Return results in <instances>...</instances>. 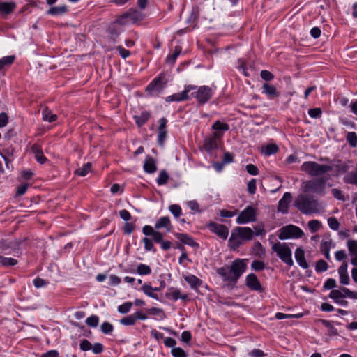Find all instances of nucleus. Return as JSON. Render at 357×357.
I'll use <instances>...</instances> for the list:
<instances>
[{
    "label": "nucleus",
    "mask_w": 357,
    "mask_h": 357,
    "mask_svg": "<svg viewBox=\"0 0 357 357\" xmlns=\"http://www.w3.org/2000/svg\"><path fill=\"white\" fill-rule=\"evenodd\" d=\"M247 265L245 259H235L230 266H223L217 269V273L221 275L225 281L236 282L241 275L245 271Z\"/></svg>",
    "instance_id": "f257e3e1"
},
{
    "label": "nucleus",
    "mask_w": 357,
    "mask_h": 357,
    "mask_svg": "<svg viewBox=\"0 0 357 357\" xmlns=\"http://www.w3.org/2000/svg\"><path fill=\"white\" fill-rule=\"evenodd\" d=\"M295 206L303 214L319 213L321 206L317 200L309 195H301L295 200Z\"/></svg>",
    "instance_id": "f03ea898"
},
{
    "label": "nucleus",
    "mask_w": 357,
    "mask_h": 357,
    "mask_svg": "<svg viewBox=\"0 0 357 357\" xmlns=\"http://www.w3.org/2000/svg\"><path fill=\"white\" fill-rule=\"evenodd\" d=\"M301 169L312 177L322 176L331 171V168L328 167L327 165H321L314 161L303 162Z\"/></svg>",
    "instance_id": "7ed1b4c3"
},
{
    "label": "nucleus",
    "mask_w": 357,
    "mask_h": 357,
    "mask_svg": "<svg viewBox=\"0 0 357 357\" xmlns=\"http://www.w3.org/2000/svg\"><path fill=\"white\" fill-rule=\"evenodd\" d=\"M272 250L287 266H292L294 261L291 257V250L286 243L277 242L272 245Z\"/></svg>",
    "instance_id": "20e7f679"
},
{
    "label": "nucleus",
    "mask_w": 357,
    "mask_h": 357,
    "mask_svg": "<svg viewBox=\"0 0 357 357\" xmlns=\"http://www.w3.org/2000/svg\"><path fill=\"white\" fill-rule=\"evenodd\" d=\"M144 17V15L142 12L136 9H130L123 15H120L116 20V23H118L121 26L135 24L142 21Z\"/></svg>",
    "instance_id": "39448f33"
},
{
    "label": "nucleus",
    "mask_w": 357,
    "mask_h": 357,
    "mask_svg": "<svg viewBox=\"0 0 357 357\" xmlns=\"http://www.w3.org/2000/svg\"><path fill=\"white\" fill-rule=\"evenodd\" d=\"M326 181L324 178L309 180L303 183V189L305 192H313L319 195H324Z\"/></svg>",
    "instance_id": "423d86ee"
},
{
    "label": "nucleus",
    "mask_w": 357,
    "mask_h": 357,
    "mask_svg": "<svg viewBox=\"0 0 357 357\" xmlns=\"http://www.w3.org/2000/svg\"><path fill=\"white\" fill-rule=\"evenodd\" d=\"M303 231L297 226L289 225L279 230L278 238L281 240L302 237Z\"/></svg>",
    "instance_id": "0eeeda50"
},
{
    "label": "nucleus",
    "mask_w": 357,
    "mask_h": 357,
    "mask_svg": "<svg viewBox=\"0 0 357 357\" xmlns=\"http://www.w3.org/2000/svg\"><path fill=\"white\" fill-rule=\"evenodd\" d=\"M256 220V209L252 206H247L241 212L236 218L238 224H245L249 222H255Z\"/></svg>",
    "instance_id": "6e6552de"
},
{
    "label": "nucleus",
    "mask_w": 357,
    "mask_h": 357,
    "mask_svg": "<svg viewBox=\"0 0 357 357\" xmlns=\"http://www.w3.org/2000/svg\"><path fill=\"white\" fill-rule=\"evenodd\" d=\"M212 94V89L207 86H202L198 88L196 92L192 93L200 104L208 102L211 98Z\"/></svg>",
    "instance_id": "1a4fd4ad"
},
{
    "label": "nucleus",
    "mask_w": 357,
    "mask_h": 357,
    "mask_svg": "<svg viewBox=\"0 0 357 357\" xmlns=\"http://www.w3.org/2000/svg\"><path fill=\"white\" fill-rule=\"evenodd\" d=\"M196 89L195 86L192 85H187L185 86L184 91L181 93H174L172 96H169L166 98L167 102H181L186 100L189 98L188 93L192 90H195Z\"/></svg>",
    "instance_id": "9d476101"
},
{
    "label": "nucleus",
    "mask_w": 357,
    "mask_h": 357,
    "mask_svg": "<svg viewBox=\"0 0 357 357\" xmlns=\"http://www.w3.org/2000/svg\"><path fill=\"white\" fill-rule=\"evenodd\" d=\"M208 228L210 230L217 234L220 238L225 240L228 237L229 229L228 228L221 224H218L213 222H211L208 225Z\"/></svg>",
    "instance_id": "9b49d317"
},
{
    "label": "nucleus",
    "mask_w": 357,
    "mask_h": 357,
    "mask_svg": "<svg viewBox=\"0 0 357 357\" xmlns=\"http://www.w3.org/2000/svg\"><path fill=\"white\" fill-rule=\"evenodd\" d=\"M331 168V171L335 172V176H339L340 175L346 173L349 170V165L343 161L337 160L331 162V165H328Z\"/></svg>",
    "instance_id": "f8f14e48"
},
{
    "label": "nucleus",
    "mask_w": 357,
    "mask_h": 357,
    "mask_svg": "<svg viewBox=\"0 0 357 357\" xmlns=\"http://www.w3.org/2000/svg\"><path fill=\"white\" fill-rule=\"evenodd\" d=\"M291 194L290 192H285L282 198L279 201L278 211L283 214L288 213L289 205L291 202Z\"/></svg>",
    "instance_id": "ddd939ff"
},
{
    "label": "nucleus",
    "mask_w": 357,
    "mask_h": 357,
    "mask_svg": "<svg viewBox=\"0 0 357 357\" xmlns=\"http://www.w3.org/2000/svg\"><path fill=\"white\" fill-rule=\"evenodd\" d=\"M167 120L165 118H162L160 119V124L159 127L158 128V130H159V133L158 135V142L161 146H163L164 142L167 138Z\"/></svg>",
    "instance_id": "4468645a"
},
{
    "label": "nucleus",
    "mask_w": 357,
    "mask_h": 357,
    "mask_svg": "<svg viewBox=\"0 0 357 357\" xmlns=\"http://www.w3.org/2000/svg\"><path fill=\"white\" fill-rule=\"evenodd\" d=\"M234 231L241 241H250L253 237V231L250 227H237Z\"/></svg>",
    "instance_id": "2eb2a0df"
},
{
    "label": "nucleus",
    "mask_w": 357,
    "mask_h": 357,
    "mask_svg": "<svg viewBox=\"0 0 357 357\" xmlns=\"http://www.w3.org/2000/svg\"><path fill=\"white\" fill-rule=\"evenodd\" d=\"M246 285L252 290H261V286L259 283V281L257 277L253 273H250L246 277Z\"/></svg>",
    "instance_id": "dca6fc26"
},
{
    "label": "nucleus",
    "mask_w": 357,
    "mask_h": 357,
    "mask_svg": "<svg viewBox=\"0 0 357 357\" xmlns=\"http://www.w3.org/2000/svg\"><path fill=\"white\" fill-rule=\"evenodd\" d=\"M295 259L298 265L304 268L307 269L309 268V264L305 260V251L301 248H298L295 251Z\"/></svg>",
    "instance_id": "f3484780"
},
{
    "label": "nucleus",
    "mask_w": 357,
    "mask_h": 357,
    "mask_svg": "<svg viewBox=\"0 0 357 357\" xmlns=\"http://www.w3.org/2000/svg\"><path fill=\"white\" fill-rule=\"evenodd\" d=\"M16 8L14 2H2L0 1V15L6 16L10 14Z\"/></svg>",
    "instance_id": "a211bd4d"
},
{
    "label": "nucleus",
    "mask_w": 357,
    "mask_h": 357,
    "mask_svg": "<svg viewBox=\"0 0 357 357\" xmlns=\"http://www.w3.org/2000/svg\"><path fill=\"white\" fill-rule=\"evenodd\" d=\"M263 93L269 98H275L280 96V93L277 91L275 86L268 83H264L262 86Z\"/></svg>",
    "instance_id": "6ab92c4d"
},
{
    "label": "nucleus",
    "mask_w": 357,
    "mask_h": 357,
    "mask_svg": "<svg viewBox=\"0 0 357 357\" xmlns=\"http://www.w3.org/2000/svg\"><path fill=\"white\" fill-rule=\"evenodd\" d=\"M329 297L339 305L346 306L348 304L347 301L342 300L344 297V294L340 290H332L329 294Z\"/></svg>",
    "instance_id": "aec40b11"
},
{
    "label": "nucleus",
    "mask_w": 357,
    "mask_h": 357,
    "mask_svg": "<svg viewBox=\"0 0 357 357\" xmlns=\"http://www.w3.org/2000/svg\"><path fill=\"white\" fill-rule=\"evenodd\" d=\"M144 170L149 174H153L156 170L155 160L151 156H147L143 165Z\"/></svg>",
    "instance_id": "412c9836"
},
{
    "label": "nucleus",
    "mask_w": 357,
    "mask_h": 357,
    "mask_svg": "<svg viewBox=\"0 0 357 357\" xmlns=\"http://www.w3.org/2000/svg\"><path fill=\"white\" fill-rule=\"evenodd\" d=\"M31 151L34 154L36 160L40 164H43L46 161V158L44 156L42 149L40 146L34 144L31 147Z\"/></svg>",
    "instance_id": "4be33fe9"
},
{
    "label": "nucleus",
    "mask_w": 357,
    "mask_h": 357,
    "mask_svg": "<svg viewBox=\"0 0 357 357\" xmlns=\"http://www.w3.org/2000/svg\"><path fill=\"white\" fill-rule=\"evenodd\" d=\"M242 244V241L239 236L236 234L235 231L231 233V235L229 239V246L231 249L235 250Z\"/></svg>",
    "instance_id": "5701e85b"
},
{
    "label": "nucleus",
    "mask_w": 357,
    "mask_h": 357,
    "mask_svg": "<svg viewBox=\"0 0 357 357\" xmlns=\"http://www.w3.org/2000/svg\"><path fill=\"white\" fill-rule=\"evenodd\" d=\"M185 280L189 284L191 288L197 289L202 283V280L194 275H185Z\"/></svg>",
    "instance_id": "b1692460"
},
{
    "label": "nucleus",
    "mask_w": 357,
    "mask_h": 357,
    "mask_svg": "<svg viewBox=\"0 0 357 357\" xmlns=\"http://www.w3.org/2000/svg\"><path fill=\"white\" fill-rule=\"evenodd\" d=\"M176 237L183 243L189 245L192 247H197L198 244L195 243L192 238L185 234H176Z\"/></svg>",
    "instance_id": "393cba45"
},
{
    "label": "nucleus",
    "mask_w": 357,
    "mask_h": 357,
    "mask_svg": "<svg viewBox=\"0 0 357 357\" xmlns=\"http://www.w3.org/2000/svg\"><path fill=\"white\" fill-rule=\"evenodd\" d=\"M68 11V8L66 6H59L52 7L47 11V14L53 16L61 15Z\"/></svg>",
    "instance_id": "a878e982"
},
{
    "label": "nucleus",
    "mask_w": 357,
    "mask_h": 357,
    "mask_svg": "<svg viewBox=\"0 0 357 357\" xmlns=\"http://www.w3.org/2000/svg\"><path fill=\"white\" fill-rule=\"evenodd\" d=\"M346 183L354 185L357 186V169L349 172L343 178Z\"/></svg>",
    "instance_id": "bb28decb"
},
{
    "label": "nucleus",
    "mask_w": 357,
    "mask_h": 357,
    "mask_svg": "<svg viewBox=\"0 0 357 357\" xmlns=\"http://www.w3.org/2000/svg\"><path fill=\"white\" fill-rule=\"evenodd\" d=\"M42 118L45 121L54 122L56 120L57 116L53 114L51 110L46 108L42 112Z\"/></svg>",
    "instance_id": "cd10ccee"
},
{
    "label": "nucleus",
    "mask_w": 357,
    "mask_h": 357,
    "mask_svg": "<svg viewBox=\"0 0 357 357\" xmlns=\"http://www.w3.org/2000/svg\"><path fill=\"white\" fill-rule=\"evenodd\" d=\"M218 143L214 137H208L205 139L204 144V148L206 151H211V150L217 148Z\"/></svg>",
    "instance_id": "c85d7f7f"
},
{
    "label": "nucleus",
    "mask_w": 357,
    "mask_h": 357,
    "mask_svg": "<svg viewBox=\"0 0 357 357\" xmlns=\"http://www.w3.org/2000/svg\"><path fill=\"white\" fill-rule=\"evenodd\" d=\"M278 151V147L276 144H270L261 149V153L265 155H271Z\"/></svg>",
    "instance_id": "c756f323"
},
{
    "label": "nucleus",
    "mask_w": 357,
    "mask_h": 357,
    "mask_svg": "<svg viewBox=\"0 0 357 357\" xmlns=\"http://www.w3.org/2000/svg\"><path fill=\"white\" fill-rule=\"evenodd\" d=\"M331 246V241H324L321 243L320 250L324 254V257L328 259H331L330 249Z\"/></svg>",
    "instance_id": "7c9ffc66"
},
{
    "label": "nucleus",
    "mask_w": 357,
    "mask_h": 357,
    "mask_svg": "<svg viewBox=\"0 0 357 357\" xmlns=\"http://www.w3.org/2000/svg\"><path fill=\"white\" fill-rule=\"evenodd\" d=\"M142 290L143 292L151 298H156V289L153 288L151 285L144 284L142 287Z\"/></svg>",
    "instance_id": "2f4dec72"
},
{
    "label": "nucleus",
    "mask_w": 357,
    "mask_h": 357,
    "mask_svg": "<svg viewBox=\"0 0 357 357\" xmlns=\"http://www.w3.org/2000/svg\"><path fill=\"white\" fill-rule=\"evenodd\" d=\"M319 321L328 328V333L329 335H337V329L332 325V324L329 321L325 319H320Z\"/></svg>",
    "instance_id": "473e14b6"
},
{
    "label": "nucleus",
    "mask_w": 357,
    "mask_h": 357,
    "mask_svg": "<svg viewBox=\"0 0 357 357\" xmlns=\"http://www.w3.org/2000/svg\"><path fill=\"white\" fill-rule=\"evenodd\" d=\"M117 24H119L116 23L115 21L108 28V32L113 38H116L121 33V30L117 27Z\"/></svg>",
    "instance_id": "72a5a7b5"
},
{
    "label": "nucleus",
    "mask_w": 357,
    "mask_h": 357,
    "mask_svg": "<svg viewBox=\"0 0 357 357\" xmlns=\"http://www.w3.org/2000/svg\"><path fill=\"white\" fill-rule=\"evenodd\" d=\"M17 259L11 257L0 256V264L4 266H11L17 264Z\"/></svg>",
    "instance_id": "f704fd0d"
},
{
    "label": "nucleus",
    "mask_w": 357,
    "mask_h": 357,
    "mask_svg": "<svg viewBox=\"0 0 357 357\" xmlns=\"http://www.w3.org/2000/svg\"><path fill=\"white\" fill-rule=\"evenodd\" d=\"M15 60V56L13 55L3 56L0 59V70L3 69L4 67L7 66L11 65Z\"/></svg>",
    "instance_id": "c9c22d12"
},
{
    "label": "nucleus",
    "mask_w": 357,
    "mask_h": 357,
    "mask_svg": "<svg viewBox=\"0 0 357 357\" xmlns=\"http://www.w3.org/2000/svg\"><path fill=\"white\" fill-rule=\"evenodd\" d=\"M91 169V163L87 162L84 164L82 167L77 169L75 173L80 176H86Z\"/></svg>",
    "instance_id": "e433bc0d"
},
{
    "label": "nucleus",
    "mask_w": 357,
    "mask_h": 357,
    "mask_svg": "<svg viewBox=\"0 0 357 357\" xmlns=\"http://www.w3.org/2000/svg\"><path fill=\"white\" fill-rule=\"evenodd\" d=\"M181 52V47L180 46L175 47L174 51L172 55H169L166 58V62L169 63H174L176 58L179 56Z\"/></svg>",
    "instance_id": "4c0bfd02"
},
{
    "label": "nucleus",
    "mask_w": 357,
    "mask_h": 357,
    "mask_svg": "<svg viewBox=\"0 0 357 357\" xmlns=\"http://www.w3.org/2000/svg\"><path fill=\"white\" fill-rule=\"evenodd\" d=\"M347 247L351 256H357V241L349 240Z\"/></svg>",
    "instance_id": "58836bf2"
},
{
    "label": "nucleus",
    "mask_w": 357,
    "mask_h": 357,
    "mask_svg": "<svg viewBox=\"0 0 357 357\" xmlns=\"http://www.w3.org/2000/svg\"><path fill=\"white\" fill-rule=\"evenodd\" d=\"M169 75L167 72L161 73L158 77V87L161 89L167 83Z\"/></svg>",
    "instance_id": "ea45409f"
},
{
    "label": "nucleus",
    "mask_w": 357,
    "mask_h": 357,
    "mask_svg": "<svg viewBox=\"0 0 357 357\" xmlns=\"http://www.w3.org/2000/svg\"><path fill=\"white\" fill-rule=\"evenodd\" d=\"M137 320V317L130 314L126 317H124L120 320V323L125 326L133 325L136 321Z\"/></svg>",
    "instance_id": "a19ab883"
},
{
    "label": "nucleus",
    "mask_w": 357,
    "mask_h": 357,
    "mask_svg": "<svg viewBox=\"0 0 357 357\" xmlns=\"http://www.w3.org/2000/svg\"><path fill=\"white\" fill-rule=\"evenodd\" d=\"M165 227L167 231H170V220L168 217L160 218L158 221V228Z\"/></svg>",
    "instance_id": "79ce46f5"
},
{
    "label": "nucleus",
    "mask_w": 357,
    "mask_h": 357,
    "mask_svg": "<svg viewBox=\"0 0 357 357\" xmlns=\"http://www.w3.org/2000/svg\"><path fill=\"white\" fill-rule=\"evenodd\" d=\"M347 140L352 147L357 145V135L354 132H349L347 135Z\"/></svg>",
    "instance_id": "37998d69"
},
{
    "label": "nucleus",
    "mask_w": 357,
    "mask_h": 357,
    "mask_svg": "<svg viewBox=\"0 0 357 357\" xmlns=\"http://www.w3.org/2000/svg\"><path fill=\"white\" fill-rule=\"evenodd\" d=\"M321 223L317 220H310L308 222V227L312 233L317 232L321 227Z\"/></svg>",
    "instance_id": "c03bdc74"
},
{
    "label": "nucleus",
    "mask_w": 357,
    "mask_h": 357,
    "mask_svg": "<svg viewBox=\"0 0 357 357\" xmlns=\"http://www.w3.org/2000/svg\"><path fill=\"white\" fill-rule=\"evenodd\" d=\"M328 268V264L323 259H320L317 261L315 270L317 272L326 271Z\"/></svg>",
    "instance_id": "a18cd8bd"
},
{
    "label": "nucleus",
    "mask_w": 357,
    "mask_h": 357,
    "mask_svg": "<svg viewBox=\"0 0 357 357\" xmlns=\"http://www.w3.org/2000/svg\"><path fill=\"white\" fill-rule=\"evenodd\" d=\"M137 272L139 275H148L151 273V269L149 266L140 264L137 268Z\"/></svg>",
    "instance_id": "49530a36"
},
{
    "label": "nucleus",
    "mask_w": 357,
    "mask_h": 357,
    "mask_svg": "<svg viewBox=\"0 0 357 357\" xmlns=\"http://www.w3.org/2000/svg\"><path fill=\"white\" fill-rule=\"evenodd\" d=\"M169 179V174L165 170H162L158 178V185L165 184Z\"/></svg>",
    "instance_id": "de8ad7c7"
},
{
    "label": "nucleus",
    "mask_w": 357,
    "mask_h": 357,
    "mask_svg": "<svg viewBox=\"0 0 357 357\" xmlns=\"http://www.w3.org/2000/svg\"><path fill=\"white\" fill-rule=\"evenodd\" d=\"M158 243L161 244V247L164 250H167L171 247V242L168 241H162V236L158 232Z\"/></svg>",
    "instance_id": "09e8293b"
},
{
    "label": "nucleus",
    "mask_w": 357,
    "mask_h": 357,
    "mask_svg": "<svg viewBox=\"0 0 357 357\" xmlns=\"http://www.w3.org/2000/svg\"><path fill=\"white\" fill-rule=\"evenodd\" d=\"M132 305L131 302H126L118 307V311L121 314H126L130 310Z\"/></svg>",
    "instance_id": "8fccbe9b"
},
{
    "label": "nucleus",
    "mask_w": 357,
    "mask_h": 357,
    "mask_svg": "<svg viewBox=\"0 0 357 357\" xmlns=\"http://www.w3.org/2000/svg\"><path fill=\"white\" fill-rule=\"evenodd\" d=\"M98 321H99V319H98V316H96V315H92L86 319V324L89 326H91V327L97 326L98 324Z\"/></svg>",
    "instance_id": "3c124183"
},
{
    "label": "nucleus",
    "mask_w": 357,
    "mask_h": 357,
    "mask_svg": "<svg viewBox=\"0 0 357 357\" xmlns=\"http://www.w3.org/2000/svg\"><path fill=\"white\" fill-rule=\"evenodd\" d=\"M251 267L255 271H259L265 268V264L261 261L255 260L252 262Z\"/></svg>",
    "instance_id": "603ef678"
},
{
    "label": "nucleus",
    "mask_w": 357,
    "mask_h": 357,
    "mask_svg": "<svg viewBox=\"0 0 357 357\" xmlns=\"http://www.w3.org/2000/svg\"><path fill=\"white\" fill-rule=\"evenodd\" d=\"M212 128L216 130H227L229 129V126L227 123L216 121L213 123Z\"/></svg>",
    "instance_id": "864d4df0"
},
{
    "label": "nucleus",
    "mask_w": 357,
    "mask_h": 357,
    "mask_svg": "<svg viewBox=\"0 0 357 357\" xmlns=\"http://www.w3.org/2000/svg\"><path fill=\"white\" fill-rule=\"evenodd\" d=\"M340 291L344 294V297L347 296L350 298L357 299V292L352 291L349 289L343 287Z\"/></svg>",
    "instance_id": "5fc2aeb1"
},
{
    "label": "nucleus",
    "mask_w": 357,
    "mask_h": 357,
    "mask_svg": "<svg viewBox=\"0 0 357 357\" xmlns=\"http://www.w3.org/2000/svg\"><path fill=\"white\" fill-rule=\"evenodd\" d=\"M328 224L333 230H337L340 226L338 221L334 217H331L328 219Z\"/></svg>",
    "instance_id": "6e6d98bb"
},
{
    "label": "nucleus",
    "mask_w": 357,
    "mask_h": 357,
    "mask_svg": "<svg viewBox=\"0 0 357 357\" xmlns=\"http://www.w3.org/2000/svg\"><path fill=\"white\" fill-rule=\"evenodd\" d=\"M172 354L174 357H187V355L184 350L180 347L173 348L172 349Z\"/></svg>",
    "instance_id": "4d7b16f0"
},
{
    "label": "nucleus",
    "mask_w": 357,
    "mask_h": 357,
    "mask_svg": "<svg viewBox=\"0 0 357 357\" xmlns=\"http://www.w3.org/2000/svg\"><path fill=\"white\" fill-rule=\"evenodd\" d=\"M260 76L265 81H271L274 78L273 74L266 70L261 71Z\"/></svg>",
    "instance_id": "13d9d810"
},
{
    "label": "nucleus",
    "mask_w": 357,
    "mask_h": 357,
    "mask_svg": "<svg viewBox=\"0 0 357 357\" xmlns=\"http://www.w3.org/2000/svg\"><path fill=\"white\" fill-rule=\"evenodd\" d=\"M113 326L109 322H104L101 325V331L103 333L109 334L113 331Z\"/></svg>",
    "instance_id": "bf43d9fd"
},
{
    "label": "nucleus",
    "mask_w": 357,
    "mask_h": 357,
    "mask_svg": "<svg viewBox=\"0 0 357 357\" xmlns=\"http://www.w3.org/2000/svg\"><path fill=\"white\" fill-rule=\"evenodd\" d=\"M169 211L175 216L178 217L181 213V208L180 206L177 204H172L169 206Z\"/></svg>",
    "instance_id": "052dcab7"
},
{
    "label": "nucleus",
    "mask_w": 357,
    "mask_h": 357,
    "mask_svg": "<svg viewBox=\"0 0 357 357\" xmlns=\"http://www.w3.org/2000/svg\"><path fill=\"white\" fill-rule=\"evenodd\" d=\"M308 114L312 118H318L322 114V111L321 108H312L309 109Z\"/></svg>",
    "instance_id": "680f3d73"
},
{
    "label": "nucleus",
    "mask_w": 357,
    "mask_h": 357,
    "mask_svg": "<svg viewBox=\"0 0 357 357\" xmlns=\"http://www.w3.org/2000/svg\"><path fill=\"white\" fill-rule=\"evenodd\" d=\"M256 180L255 179H251L248 183V191L250 194L253 195L256 192Z\"/></svg>",
    "instance_id": "e2e57ef3"
},
{
    "label": "nucleus",
    "mask_w": 357,
    "mask_h": 357,
    "mask_svg": "<svg viewBox=\"0 0 357 357\" xmlns=\"http://www.w3.org/2000/svg\"><path fill=\"white\" fill-rule=\"evenodd\" d=\"M245 169L246 171L251 175H257L259 173L257 167L252 164L247 165Z\"/></svg>",
    "instance_id": "0e129e2a"
},
{
    "label": "nucleus",
    "mask_w": 357,
    "mask_h": 357,
    "mask_svg": "<svg viewBox=\"0 0 357 357\" xmlns=\"http://www.w3.org/2000/svg\"><path fill=\"white\" fill-rule=\"evenodd\" d=\"M332 194L334 196L335 198L337 199L338 200L344 201V197L342 195V192L340 190L337 188H333L332 190Z\"/></svg>",
    "instance_id": "69168bd1"
},
{
    "label": "nucleus",
    "mask_w": 357,
    "mask_h": 357,
    "mask_svg": "<svg viewBox=\"0 0 357 357\" xmlns=\"http://www.w3.org/2000/svg\"><path fill=\"white\" fill-rule=\"evenodd\" d=\"M171 296L174 300H178L179 298L185 300L188 298L186 294L181 295L178 290H175L171 293Z\"/></svg>",
    "instance_id": "338daca9"
},
{
    "label": "nucleus",
    "mask_w": 357,
    "mask_h": 357,
    "mask_svg": "<svg viewBox=\"0 0 357 357\" xmlns=\"http://www.w3.org/2000/svg\"><path fill=\"white\" fill-rule=\"evenodd\" d=\"M336 287V281L335 279L329 278L324 283V287L327 289H332Z\"/></svg>",
    "instance_id": "774afa93"
}]
</instances>
